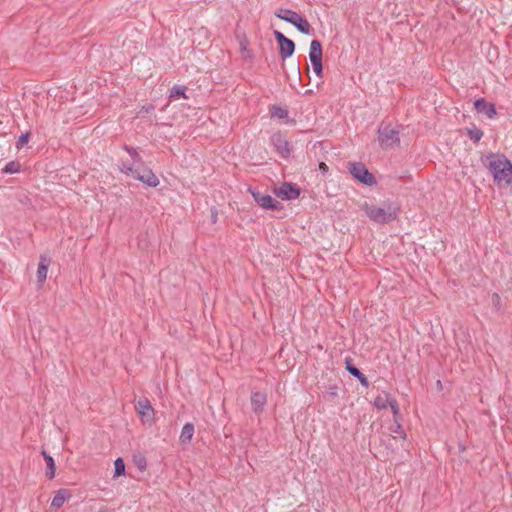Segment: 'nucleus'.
<instances>
[{
	"label": "nucleus",
	"instance_id": "1",
	"mask_svg": "<svg viewBox=\"0 0 512 512\" xmlns=\"http://www.w3.org/2000/svg\"><path fill=\"white\" fill-rule=\"evenodd\" d=\"M483 162L493 175L495 183H512V163L504 154L490 153Z\"/></svg>",
	"mask_w": 512,
	"mask_h": 512
},
{
	"label": "nucleus",
	"instance_id": "2",
	"mask_svg": "<svg viewBox=\"0 0 512 512\" xmlns=\"http://www.w3.org/2000/svg\"><path fill=\"white\" fill-rule=\"evenodd\" d=\"M121 172L126 175L132 176L134 179L141 181L148 187H157L160 183L158 177L149 168L142 166V168H135L128 163H122L120 167Z\"/></svg>",
	"mask_w": 512,
	"mask_h": 512
},
{
	"label": "nucleus",
	"instance_id": "3",
	"mask_svg": "<svg viewBox=\"0 0 512 512\" xmlns=\"http://www.w3.org/2000/svg\"><path fill=\"white\" fill-rule=\"evenodd\" d=\"M363 210L370 220L379 224L392 222L397 217L396 211L391 207L385 209L365 203L363 205Z\"/></svg>",
	"mask_w": 512,
	"mask_h": 512
},
{
	"label": "nucleus",
	"instance_id": "4",
	"mask_svg": "<svg viewBox=\"0 0 512 512\" xmlns=\"http://www.w3.org/2000/svg\"><path fill=\"white\" fill-rule=\"evenodd\" d=\"M379 144L384 150L393 149L400 145L399 131L390 126L380 127L378 129Z\"/></svg>",
	"mask_w": 512,
	"mask_h": 512
},
{
	"label": "nucleus",
	"instance_id": "5",
	"mask_svg": "<svg viewBox=\"0 0 512 512\" xmlns=\"http://www.w3.org/2000/svg\"><path fill=\"white\" fill-rule=\"evenodd\" d=\"M348 171L356 180L364 185L373 186L376 184L374 175L361 162H349Z\"/></svg>",
	"mask_w": 512,
	"mask_h": 512
},
{
	"label": "nucleus",
	"instance_id": "6",
	"mask_svg": "<svg viewBox=\"0 0 512 512\" xmlns=\"http://www.w3.org/2000/svg\"><path fill=\"white\" fill-rule=\"evenodd\" d=\"M274 37L279 45V53L283 59L291 57L295 52V43L282 32L275 30Z\"/></svg>",
	"mask_w": 512,
	"mask_h": 512
},
{
	"label": "nucleus",
	"instance_id": "7",
	"mask_svg": "<svg viewBox=\"0 0 512 512\" xmlns=\"http://www.w3.org/2000/svg\"><path fill=\"white\" fill-rule=\"evenodd\" d=\"M300 192V188L290 182H284L280 187L274 189L275 195L285 201L297 199L300 196Z\"/></svg>",
	"mask_w": 512,
	"mask_h": 512
},
{
	"label": "nucleus",
	"instance_id": "8",
	"mask_svg": "<svg viewBox=\"0 0 512 512\" xmlns=\"http://www.w3.org/2000/svg\"><path fill=\"white\" fill-rule=\"evenodd\" d=\"M254 201L262 208L272 211L283 209V205L268 194L251 191Z\"/></svg>",
	"mask_w": 512,
	"mask_h": 512
},
{
	"label": "nucleus",
	"instance_id": "9",
	"mask_svg": "<svg viewBox=\"0 0 512 512\" xmlns=\"http://www.w3.org/2000/svg\"><path fill=\"white\" fill-rule=\"evenodd\" d=\"M135 408L143 423L151 425L154 422V409L147 398H140L136 402Z\"/></svg>",
	"mask_w": 512,
	"mask_h": 512
},
{
	"label": "nucleus",
	"instance_id": "10",
	"mask_svg": "<svg viewBox=\"0 0 512 512\" xmlns=\"http://www.w3.org/2000/svg\"><path fill=\"white\" fill-rule=\"evenodd\" d=\"M271 143L283 158H288L290 156V145L281 133H274L271 136Z\"/></svg>",
	"mask_w": 512,
	"mask_h": 512
},
{
	"label": "nucleus",
	"instance_id": "11",
	"mask_svg": "<svg viewBox=\"0 0 512 512\" xmlns=\"http://www.w3.org/2000/svg\"><path fill=\"white\" fill-rule=\"evenodd\" d=\"M474 108L478 113L486 115L489 119H493L497 115L495 105L484 98L476 99Z\"/></svg>",
	"mask_w": 512,
	"mask_h": 512
},
{
	"label": "nucleus",
	"instance_id": "12",
	"mask_svg": "<svg viewBox=\"0 0 512 512\" xmlns=\"http://www.w3.org/2000/svg\"><path fill=\"white\" fill-rule=\"evenodd\" d=\"M345 368L349 372L350 375L357 378L362 386L368 388L369 381L367 377L353 364V360L350 357L345 359Z\"/></svg>",
	"mask_w": 512,
	"mask_h": 512
},
{
	"label": "nucleus",
	"instance_id": "13",
	"mask_svg": "<svg viewBox=\"0 0 512 512\" xmlns=\"http://www.w3.org/2000/svg\"><path fill=\"white\" fill-rule=\"evenodd\" d=\"M267 403V395L264 392H253L251 395V406L252 410L259 414L263 411L264 406Z\"/></svg>",
	"mask_w": 512,
	"mask_h": 512
},
{
	"label": "nucleus",
	"instance_id": "14",
	"mask_svg": "<svg viewBox=\"0 0 512 512\" xmlns=\"http://www.w3.org/2000/svg\"><path fill=\"white\" fill-rule=\"evenodd\" d=\"M51 259L47 255H41L37 268V281L42 284L47 278L48 268L50 266Z\"/></svg>",
	"mask_w": 512,
	"mask_h": 512
},
{
	"label": "nucleus",
	"instance_id": "15",
	"mask_svg": "<svg viewBox=\"0 0 512 512\" xmlns=\"http://www.w3.org/2000/svg\"><path fill=\"white\" fill-rule=\"evenodd\" d=\"M72 496L70 490L68 489H59L56 494L54 495L52 502H51V508L58 509L60 508L66 500H68Z\"/></svg>",
	"mask_w": 512,
	"mask_h": 512
},
{
	"label": "nucleus",
	"instance_id": "16",
	"mask_svg": "<svg viewBox=\"0 0 512 512\" xmlns=\"http://www.w3.org/2000/svg\"><path fill=\"white\" fill-rule=\"evenodd\" d=\"M322 44L319 40L314 39L310 43L309 59L310 62L322 61Z\"/></svg>",
	"mask_w": 512,
	"mask_h": 512
},
{
	"label": "nucleus",
	"instance_id": "17",
	"mask_svg": "<svg viewBox=\"0 0 512 512\" xmlns=\"http://www.w3.org/2000/svg\"><path fill=\"white\" fill-rule=\"evenodd\" d=\"M299 13L290 9H279L275 12V16L283 21L293 24Z\"/></svg>",
	"mask_w": 512,
	"mask_h": 512
},
{
	"label": "nucleus",
	"instance_id": "18",
	"mask_svg": "<svg viewBox=\"0 0 512 512\" xmlns=\"http://www.w3.org/2000/svg\"><path fill=\"white\" fill-rule=\"evenodd\" d=\"M293 26L296 27V29L302 33V34H306V35H309L311 34V26L309 24V22L307 21L306 18H304L302 15H298V17L295 19L294 23L292 24Z\"/></svg>",
	"mask_w": 512,
	"mask_h": 512
},
{
	"label": "nucleus",
	"instance_id": "19",
	"mask_svg": "<svg viewBox=\"0 0 512 512\" xmlns=\"http://www.w3.org/2000/svg\"><path fill=\"white\" fill-rule=\"evenodd\" d=\"M42 455L44 457V460L46 461L47 470H46V476L49 479H53L55 477V461L52 456H50L45 450L42 451Z\"/></svg>",
	"mask_w": 512,
	"mask_h": 512
},
{
	"label": "nucleus",
	"instance_id": "20",
	"mask_svg": "<svg viewBox=\"0 0 512 512\" xmlns=\"http://www.w3.org/2000/svg\"><path fill=\"white\" fill-rule=\"evenodd\" d=\"M187 87L185 85H174L169 92V99H177V98H185L187 99L188 96L186 95Z\"/></svg>",
	"mask_w": 512,
	"mask_h": 512
},
{
	"label": "nucleus",
	"instance_id": "21",
	"mask_svg": "<svg viewBox=\"0 0 512 512\" xmlns=\"http://www.w3.org/2000/svg\"><path fill=\"white\" fill-rule=\"evenodd\" d=\"M194 435V425L192 423H186L180 434V441L182 443H189Z\"/></svg>",
	"mask_w": 512,
	"mask_h": 512
},
{
	"label": "nucleus",
	"instance_id": "22",
	"mask_svg": "<svg viewBox=\"0 0 512 512\" xmlns=\"http://www.w3.org/2000/svg\"><path fill=\"white\" fill-rule=\"evenodd\" d=\"M390 396L388 393L383 392V396L379 395L374 400V406L379 410H384L388 407V404L390 403Z\"/></svg>",
	"mask_w": 512,
	"mask_h": 512
},
{
	"label": "nucleus",
	"instance_id": "23",
	"mask_svg": "<svg viewBox=\"0 0 512 512\" xmlns=\"http://www.w3.org/2000/svg\"><path fill=\"white\" fill-rule=\"evenodd\" d=\"M20 163L17 161H10L8 162L4 168L2 169V172L5 174H14L20 171Z\"/></svg>",
	"mask_w": 512,
	"mask_h": 512
},
{
	"label": "nucleus",
	"instance_id": "24",
	"mask_svg": "<svg viewBox=\"0 0 512 512\" xmlns=\"http://www.w3.org/2000/svg\"><path fill=\"white\" fill-rule=\"evenodd\" d=\"M125 475V463L122 458L118 457L114 461V477Z\"/></svg>",
	"mask_w": 512,
	"mask_h": 512
},
{
	"label": "nucleus",
	"instance_id": "25",
	"mask_svg": "<svg viewBox=\"0 0 512 512\" xmlns=\"http://www.w3.org/2000/svg\"><path fill=\"white\" fill-rule=\"evenodd\" d=\"M271 116L279 119H286L288 117V111L279 106H272Z\"/></svg>",
	"mask_w": 512,
	"mask_h": 512
},
{
	"label": "nucleus",
	"instance_id": "26",
	"mask_svg": "<svg viewBox=\"0 0 512 512\" xmlns=\"http://www.w3.org/2000/svg\"><path fill=\"white\" fill-rule=\"evenodd\" d=\"M467 134L475 143L479 142L483 137V131L476 127L468 129Z\"/></svg>",
	"mask_w": 512,
	"mask_h": 512
},
{
	"label": "nucleus",
	"instance_id": "27",
	"mask_svg": "<svg viewBox=\"0 0 512 512\" xmlns=\"http://www.w3.org/2000/svg\"><path fill=\"white\" fill-rule=\"evenodd\" d=\"M131 158L132 162H127L128 164L133 165V167L135 168H142V166H144L143 160L137 151L136 154H133V156H131Z\"/></svg>",
	"mask_w": 512,
	"mask_h": 512
},
{
	"label": "nucleus",
	"instance_id": "28",
	"mask_svg": "<svg viewBox=\"0 0 512 512\" xmlns=\"http://www.w3.org/2000/svg\"><path fill=\"white\" fill-rule=\"evenodd\" d=\"M314 73L319 77H323V65L322 61L311 62Z\"/></svg>",
	"mask_w": 512,
	"mask_h": 512
},
{
	"label": "nucleus",
	"instance_id": "29",
	"mask_svg": "<svg viewBox=\"0 0 512 512\" xmlns=\"http://www.w3.org/2000/svg\"><path fill=\"white\" fill-rule=\"evenodd\" d=\"M29 138H30V133L29 132H26V133H23L19 136L18 138V141H17V145L16 147L18 149H20L21 147H23L26 143H28L29 141Z\"/></svg>",
	"mask_w": 512,
	"mask_h": 512
},
{
	"label": "nucleus",
	"instance_id": "30",
	"mask_svg": "<svg viewBox=\"0 0 512 512\" xmlns=\"http://www.w3.org/2000/svg\"><path fill=\"white\" fill-rule=\"evenodd\" d=\"M134 461L139 470L143 471L146 469L147 462H146L145 457H143V456L135 457Z\"/></svg>",
	"mask_w": 512,
	"mask_h": 512
},
{
	"label": "nucleus",
	"instance_id": "31",
	"mask_svg": "<svg viewBox=\"0 0 512 512\" xmlns=\"http://www.w3.org/2000/svg\"><path fill=\"white\" fill-rule=\"evenodd\" d=\"M388 406L391 408L394 417L399 414V406H398V403H397V401L395 399L391 398L390 403L388 404Z\"/></svg>",
	"mask_w": 512,
	"mask_h": 512
},
{
	"label": "nucleus",
	"instance_id": "32",
	"mask_svg": "<svg viewBox=\"0 0 512 512\" xmlns=\"http://www.w3.org/2000/svg\"><path fill=\"white\" fill-rule=\"evenodd\" d=\"M327 393L332 396V397H335L337 396V393H338V388L336 385H330L328 388H327Z\"/></svg>",
	"mask_w": 512,
	"mask_h": 512
},
{
	"label": "nucleus",
	"instance_id": "33",
	"mask_svg": "<svg viewBox=\"0 0 512 512\" xmlns=\"http://www.w3.org/2000/svg\"><path fill=\"white\" fill-rule=\"evenodd\" d=\"M124 150L127 151L130 156H133V154H136V151H137L136 148L130 147L128 145L124 146Z\"/></svg>",
	"mask_w": 512,
	"mask_h": 512
},
{
	"label": "nucleus",
	"instance_id": "34",
	"mask_svg": "<svg viewBox=\"0 0 512 512\" xmlns=\"http://www.w3.org/2000/svg\"><path fill=\"white\" fill-rule=\"evenodd\" d=\"M124 150L127 151L130 156H133V154H136V151H137L136 148L130 147L128 145L124 146Z\"/></svg>",
	"mask_w": 512,
	"mask_h": 512
},
{
	"label": "nucleus",
	"instance_id": "35",
	"mask_svg": "<svg viewBox=\"0 0 512 512\" xmlns=\"http://www.w3.org/2000/svg\"><path fill=\"white\" fill-rule=\"evenodd\" d=\"M500 296L497 293H494L492 295V301L495 306H498L500 304Z\"/></svg>",
	"mask_w": 512,
	"mask_h": 512
},
{
	"label": "nucleus",
	"instance_id": "36",
	"mask_svg": "<svg viewBox=\"0 0 512 512\" xmlns=\"http://www.w3.org/2000/svg\"><path fill=\"white\" fill-rule=\"evenodd\" d=\"M319 170L322 172V173H326L327 170H328V166L324 163V162H320L319 163Z\"/></svg>",
	"mask_w": 512,
	"mask_h": 512
},
{
	"label": "nucleus",
	"instance_id": "37",
	"mask_svg": "<svg viewBox=\"0 0 512 512\" xmlns=\"http://www.w3.org/2000/svg\"><path fill=\"white\" fill-rule=\"evenodd\" d=\"M142 109H143L145 112L149 113L151 110H153V109H154V106H153V105L143 106V107H142Z\"/></svg>",
	"mask_w": 512,
	"mask_h": 512
},
{
	"label": "nucleus",
	"instance_id": "38",
	"mask_svg": "<svg viewBox=\"0 0 512 512\" xmlns=\"http://www.w3.org/2000/svg\"><path fill=\"white\" fill-rule=\"evenodd\" d=\"M396 432L397 433L399 432L403 437H405V433L401 430V426L400 425L397 426Z\"/></svg>",
	"mask_w": 512,
	"mask_h": 512
},
{
	"label": "nucleus",
	"instance_id": "39",
	"mask_svg": "<svg viewBox=\"0 0 512 512\" xmlns=\"http://www.w3.org/2000/svg\"><path fill=\"white\" fill-rule=\"evenodd\" d=\"M216 219H217V214L214 211H212V220H213V222H216Z\"/></svg>",
	"mask_w": 512,
	"mask_h": 512
}]
</instances>
